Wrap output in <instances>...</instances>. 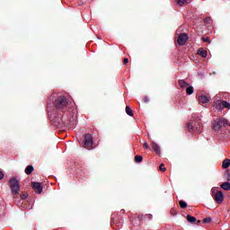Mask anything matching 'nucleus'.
Segmentation results:
<instances>
[{
	"instance_id": "1",
	"label": "nucleus",
	"mask_w": 230,
	"mask_h": 230,
	"mask_svg": "<svg viewBox=\"0 0 230 230\" xmlns=\"http://www.w3.org/2000/svg\"><path fill=\"white\" fill-rule=\"evenodd\" d=\"M54 107L59 112H67L69 111V102L66 96H58L54 102Z\"/></svg>"
},
{
	"instance_id": "2",
	"label": "nucleus",
	"mask_w": 230,
	"mask_h": 230,
	"mask_svg": "<svg viewBox=\"0 0 230 230\" xmlns=\"http://www.w3.org/2000/svg\"><path fill=\"white\" fill-rule=\"evenodd\" d=\"M188 130L190 133L195 132V134H200L202 132V123L200 119H197L192 120L187 125Z\"/></svg>"
},
{
	"instance_id": "3",
	"label": "nucleus",
	"mask_w": 230,
	"mask_h": 230,
	"mask_svg": "<svg viewBox=\"0 0 230 230\" xmlns=\"http://www.w3.org/2000/svg\"><path fill=\"white\" fill-rule=\"evenodd\" d=\"M9 187L11 189L12 195L13 197H17V195H19V191H21V183L19 182V180L11 178L9 180Z\"/></svg>"
},
{
	"instance_id": "4",
	"label": "nucleus",
	"mask_w": 230,
	"mask_h": 230,
	"mask_svg": "<svg viewBox=\"0 0 230 230\" xmlns=\"http://www.w3.org/2000/svg\"><path fill=\"white\" fill-rule=\"evenodd\" d=\"M214 130H220L222 127H229V121L224 118L217 119L212 123Z\"/></svg>"
},
{
	"instance_id": "5",
	"label": "nucleus",
	"mask_w": 230,
	"mask_h": 230,
	"mask_svg": "<svg viewBox=\"0 0 230 230\" xmlns=\"http://www.w3.org/2000/svg\"><path fill=\"white\" fill-rule=\"evenodd\" d=\"M93 145H94V140H93V135L89 134V133L85 134L84 148L91 149V148H93Z\"/></svg>"
},
{
	"instance_id": "6",
	"label": "nucleus",
	"mask_w": 230,
	"mask_h": 230,
	"mask_svg": "<svg viewBox=\"0 0 230 230\" xmlns=\"http://www.w3.org/2000/svg\"><path fill=\"white\" fill-rule=\"evenodd\" d=\"M31 186L32 188V190L35 191V193H38L39 195H40V193H42L44 187H42V183L40 182H37V181H32L31 183Z\"/></svg>"
},
{
	"instance_id": "7",
	"label": "nucleus",
	"mask_w": 230,
	"mask_h": 230,
	"mask_svg": "<svg viewBox=\"0 0 230 230\" xmlns=\"http://www.w3.org/2000/svg\"><path fill=\"white\" fill-rule=\"evenodd\" d=\"M213 199L217 204H222V202H224V193L222 192V190L217 191L213 195Z\"/></svg>"
},
{
	"instance_id": "8",
	"label": "nucleus",
	"mask_w": 230,
	"mask_h": 230,
	"mask_svg": "<svg viewBox=\"0 0 230 230\" xmlns=\"http://www.w3.org/2000/svg\"><path fill=\"white\" fill-rule=\"evenodd\" d=\"M177 42H178L179 46H184V44H186V42H188V34H186V33L180 34V36L178 37Z\"/></svg>"
},
{
	"instance_id": "9",
	"label": "nucleus",
	"mask_w": 230,
	"mask_h": 230,
	"mask_svg": "<svg viewBox=\"0 0 230 230\" xmlns=\"http://www.w3.org/2000/svg\"><path fill=\"white\" fill-rule=\"evenodd\" d=\"M151 146L154 152H155V154H161V147L159 146V145H157V143L152 142Z\"/></svg>"
},
{
	"instance_id": "10",
	"label": "nucleus",
	"mask_w": 230,
	"mask_h": 230,
	"mask_svg": "<svg viewBox=\"0 0 230 230\" xmlns=\"http://www.w3.org/2000/svg\"><path fill=\"white\" fill-rule=\"evenodd\" d=\"M199 103H208L209 102V96L208 95H200L198 98Z\"/></svg>"
},
{
	"instance_id": "11",
	"label": "nucleus",
	"mask_w": 230,
	"mask_h": 230,
	"mask_svg": "<svg viewBox=\"0 0 230 230\" xmlns=\"http://www.w3.org/2000/svg\"><path fill=\"white\" fill-rule=\"evenodd\" d=\"M178 84L181 89H186L190 86V84L186 83L184 80L181 79L178 81Z\"/></svg>"
},
{
	"instance_id": "12",
	"label": "nucleus",
	"mask_w": 230,
	"mask_h": 230,
	"mask_svg": "<svg viewBox=\"0 0 230 230\" xmlns=\"http://www.w3.org/2000/svg\"><path fill=\"white\" fill-rule=\"evenodd\" d=\"M198 55H199V57H202V58H206V57H208V51H206L204 49H199L198 50Z\"/></svg>"
},
{
	"instance_id": "13",
	"label": "nucleus",
	"mask_w": 230,
	"mask_h": 230,
	"mask_svg": "<svg viewBox=\"0 0 230 230\" xmlns=\"http://www.w3.org/2000/svg\"><path fill=\"white\" fill-rule=\"evenodd\" d=\"M230 166V159L229 158H226L223 161V164H222V168L223 170H226L227 169L228 167Z\"/></svg>"
},
{
	"instance_id": "14",
	"label": "nucleus",
	"mask_w": 230,
	"mask_h": 230,
	"mask_svg": "<svg viewBox=\"0 0 230 230\" xmlns=\"http://www.w3.org/2000/svg\"><path fill=\"white\" fill-rule=\"evenodd\" d=\"M35 169L33 168V165H28L25 168V173L26 175H31V172L34 171Z\"/></svg>"
},
{
	"instance_id": "15",
	"label": "nucleus",
	"mask_w": 230,
	"mask_h": 230,
	"mask_svg": "<svg viewBox=\"0 0 230 230\" xmlns=\"http://www.w3.org/2000/svg\"><path fill=\"white\" fill-rule=\"evenodd\" d=\"M217 111H224L222 106V101H217L214 104Z\"/></svg>"
},
{
	"instance_id": "16",
	"label": "nucleus",
	"mask_w": 230,
	"mask_h": 230,
	"mask_svg": "<svg viewBox=\"0 0 230 230\" xmlns=\"http://www.w3.org/2000/svg\"><path fill=\"white\" fill-rule=\"evenodd\" d=\"M221 188L225 190L226 191H229L230 190V183L226 181L223 184H221Z\"/></svg>"
},
{
	"instance_id": "17",
	"label": "nucleus",
	"mask_w": 230,
	"mask_h": 230,
	"mask_svg": "<svg viewBox=\"0 0 230 230\" xmlns=\"http://www.w3.org/2000/svg\"><path fill=\"white\" fill-rule=\"evenodd\" d=\"M194 91H195V89H194L193 86H191V85H189V86L186 88V93H187V94H189V95L193 94Z\"/></svg>"
},
{
	"instance_id": "18",
	"label": "nucleus",
	"mask_w": 230,
	"mask_h": 230,
	"mask_svg": "<svg viewBox=\"0 0 230 230\" xmlns=\"http://www.w3.org/2000/svg\"><path fill=\"white\" fill-rule=\"evenodd\" d=\"M179 205L181 209H186V208H188V203L184 200H180Z\"/></svg>"
},
{
	"instance_id": "19",
	"label": "nucleus",
	"mask_w": 230,
	"mask_h": 230,
	"mask_svg": "<svg viewBox=\"0 0 230 230\" xmlns=\"http://www.w3.org/2000/svg\"><path fill=\"white\" fill-rule=\"evenodd\" d=\"M187 220L188 222H190V224H194V222H197V218L190 215L187 216Z\"/></svg>"
},
{
	"instance_id": "20",
	"label": "nucleus",
	"mask_w": 230,
	"mask_h": 230,
	"mask_svg": "<svg viewBox=\"0 0 230 230\" xmlns=\"http://www.w3.org/2000/svg\"><path fill=\"white\" fill-rule=\"evenodd\" d=\"M126 113L128 114V116H134V111L128 106H126Z\"/></svg>"
},
{
	"instance_id": "21",
	"label": "nucleus",
	"mask_w": 230,
	"mask_h": 230,
	"mask_svg": "<svg viewBox=\"0 0 230 230\" xmlns=\"http://www.w3.org/2000/svg\"><path fill=\"white\" fill-rule=\"evenodd\" d=\"M222 102V106H223V110L224 109H230V103L227 102L226 101H221Z\"/></svg>"
},
{
	"instance_id": "22",
	"label": "nucleus",
	"mask_w": 230,
	"mask_h": 230,
	"mask_svg": "<svg viewBox=\"0 0 230 230\" xmlns=\"http://www.w3.org/2000/svg\"><path fill=\"white\" fill-rule=\"evenodd\" d=\"M135 162H136V163H142V162H143V156H141V155H136V156H135Z\"/></svg>"
},
{
	"instance_id": "23",
	"label": "nucleus",
	"mask_w": 230,
	"mask_h": 230,
	"mask_svg": "<svg viewBox=\"0 0 230 230\" xmlns=\"http://www.w3.org/2000/svg\"><path fill=\"white\" fill-rule=\"evenodd\" d=\"M177 3L180 6H182L188 3V0H177Z\"/></svg>"
},
{
	"instance_id": "24",
	"label": "nucleus",
	"mask_w": 230,
	"mask_h": 230,
	"mask_svg": "<svg viewBox=\"0 0 230 230\" xmlns=\"http://www.w3.org/2000/svg\"><path fill=\"white\" fill-rule=\"evenodd\" d=\"M160 172H166V167H164V164H161L159 166Z\"/></svg>"
},
{
	"instance_id": "25",
	"label": "nucleus",
	"mask_w": 230,
	"mask_h": 230,
	"mask_svg": "<svg viewBox=\"0 0 230 230\" xmlns=\"http://www.w3.org/2000/svg\"><path fill=\"white\" fill-rule=\"evenodd\" d=\"M211 222V217H207L203 219V224H209Z\"/></svg>"
},
{
	"instance_id": "26",
	"label": "nucleus",
	"mask_w": 230,
	"mask_h": 230,
	"mask_svg": "<svg viewBox=\"0 0 230 230\" xmlns=\"http://www.w3.org/2000/svg\"><path fill=\"white\" fill-rule=\"evenodd\" d=\"M204 22H205L206 24H210V23H211V18H205V19H204Z\"/></svg>"
},
{
	"instance_id": "27",
	"label": "nucleus",
	"mask_w": 230,
	"mask_h": 230,
	"mask_svg": "<svg viewBox=\"0 0 230 230\" xmlns=\"http://www.w3.org/2000/svg\"><path fill=\"white\" fill-rule=\"evenodd\" d=\"M20 197H21L22 200H24V199H26V198L28 197V194L23 193V194H21Z\"/></svg>"
},
{
	"instance_id": "28",
	"label": "nucleus",
	"mask_w": 230,
	"mask_h": 230,
	"mask_svg": "<svg viewBox=\"0 0 230 230\" xmlns=\"http://www.w3.org/2000/svg\"><path fill=\"white\" fill-rule=\"evenodd\" d=\"M202 40H203V42H208V44L211 42L210 40H209V38H202Z\"/></svg>"
},
{
	"instance_id": "29",
	"label": "nucleus",
	"mask_w": 230,
	"mask_h": 230,
	"mask_svg": "<svg viewBox=\"0 0 230 230\" xmlns=\"http://www.w3.org/2000/svg\"><path fill=\"white\" fill-rule=\"evenodd\" d=\"M4 178V173H3V172L0 171V181H3Z\"/></svg>"
},
{
	"instance_id": "30",
	"label": "nucleus",
	"mask_w": 230,
	"mask_h": 230,
	"mask_svg": "<svg viewBox=\"0 0 230 230\" xmlns=\"http://www.w3.org/2000/svg\"><path fill=\"white\" fill-rule=\"evenodd\" d=\"M144 147H145L146 149H148V148H150V146H148V143L145 142V143H144Z\"/></svg>"
},
{
	"instance_id": "31",
	"label": "nucleus",
	"mask_w": 230,
	"mask_h": 230,
	"mask_svg": "<svg viewBox=\"0 0 230 230\" xmlns=\"http://www.w3.org/2000/svg\"><path fill=\"white\" fill-rule=\"evenodd\" d=\"M144 102H145V103H148V102H150V100L147 97H145Z\"/></svg>"
},
{
	"instance_id": "32",
	"label": "nucleus",
	"mask_w": 230,
	"mask_h": 230,
	"mask_svg": "<svg viewBox=\"0 0 230 230\" xmlns=\"http://www.w3.org/2000/svg\"><path fill=\"white\" fill-rule=\"evenodd\" d=\"M124 64H128V58H124Z\"/></svg>"
},
{
	"instance_id": "33",
	"label": "nucleus",
	"mask_w": 230,
	"mask_h": 230,
	"mask_svg": "<svg viewBox=\"0 0 230 230\" xmlns=\"http://www.w3.org/2000/svg\"><path fill=\"white\" fill-rule=\"evenodd\" d=\"M226 179H227V181H230V176L228 175Z\"/></svg>"
},
{
	"instance_id": "34",
	"label": "nucleus",
	"mask_w": 230,
	"mask_h": 230,
	"mask_svg": "<svg viewBox=\"0 0 230 230\" xmlns=\"http://www.w3.org/2000/svg\"><path fill=\"white\" fill-rule=\"evenodd\" d=\"M199 224H200V220H198V221H197V225H199Z\"/></svg>"
}]
</instances>
